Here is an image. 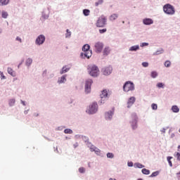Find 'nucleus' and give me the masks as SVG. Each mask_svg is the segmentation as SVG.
<instances>
[{
	"instance_id": "f257e3e1",
	"label": "nucleus",
	"mask_w": 180,
	"mask_h": 180,
	"mask_svg": "<svg viewBox=\"0 0 180 180\" xmlns=\"http://www.w3.org/2000/svg\"><path fill=\"white\" fill-rule=\"evenodd\" d=\"M87 70L91 77H98L99 75V68L95 65H89Z\"/></svg>"
},
{
	"instance_id": "f03ea898",
	"label": "nucleus",
	"mask_w": 180,
	"mask_h": 180,
	"mask_svg": "<svg viewBox=\"0 0 180 180\" xmlns=\"http://www.w3.org/2000/svg\"><path fill=\"white\" fill-rule=\"evenodd\" d=\"M163 11L167 15H174L175 8L171 4H166L163 7Z\"/></svg>"
},
{
	"instance_id": "7ed1b4c3",
	"label": "nucleus",
	"mask_w": 180,
	"mask_h": 180,
	"mask_svg": "<svg viewBox=\"0 0 180 180\" xmlns=\"http://www.w3.org/2000/svg\"><path fill=\"white\" fill-rule=\"evenodd\" d=\"M90 48L91 46L89 44H85L82 47V51L84 52V57H86V58L92 56V51L89 49Z\"/></svg>"
},
{
	"instance_id": "20e7f679",
	"label": "nucleus",
	"mask_w": 180,
	"mask_h": 180,
	"mask_svg": "<svg viewBox=\"0 0 180 180\" xmlns=\"http://www.w3.org/2000/svg\"><path fill=\"white\" fill-rule=\"evenodd\" d=\"M123 89L124 92L134 91V84L131 82H127L123 86Z\"/></svg>"
},
{
	"instance_id": "39448f33",
	"label": "nucleus",
	"mask_w": 180,
	"mask_h": 180,
	"mask_svg": "<svg viewBox=\"0 0 180 180\" xmlns=\"http://www.w3.org/2000/svg\"><path fill=\"white\" fill-rule=\"evenodd\" d=\"M105 25H106V18L102 15L100 18H98V20L96 23V26H97V27H103Z\"/></svg>"
},
{
	"instance_id": "423d86ee",
	"label": "nucleus",
	"mask_w": 180,
	"mask_h": 180,
	"mask_svg": "<svg viewBox=\"0 0 180 180\" xmlns=\"http://www.w3.org/2000/svg\"><path fill=\"white\" fill-rule=\"evenodd\" d=\"M97 111H98V103H93L90 105L87 112L90 115H94V113H96Z\"/></svg>"
},
{
	"instance_id": "0eeeda50",
	"label": "nucleus",
	"mask_w": 180,
	"mask_h": 180,
	"mask_svg": "<svg viewBox=\"0 0 180 180\" xmlns=\"http://www.w3.org/2000/svg\"><path fill=\"white\" fill-rule=\"evenodd\" d=\"M94 50L96 53H102V50H103V43L96 42L94 45Z\"/></svg>"
},
{
	"instance_id": "6e6552de",
	"label": "nucleus",
	"mask_w": 180,
	"mask_h": 180,
	"mask_svg": "<svg viewBox=\"0 0 180 180\" xmlns=\"http://www.w3.org/2000/svg\"><path fill=\"white\" fill-rule=\"evenodd\" d=\"M131 117L133 119V121L131 122V126L133 130H136L137 129V120H139V117H137V115L135 113L131 115Z\"/></svg>"
},
{
	"instance_id": "1a4fd4ad",
	"label": "nucleus",
	"mask_w": 180,
	"mask_h": 180,
	"mask_svg": "<svg viewBox=\"0 0 180 180\" xmlns=\"http://www.w3.org/2000/svg\"><path fill=\"white\" fill-rule=\"evenodd\" d=\"M44 41H46V37H44L43 34H41L37 38L35 43L36 44L40 46V44H43Z\"/></svg>"
},
{
	"instance_id": "9d476101",
	"label": "nucleus",
	"mask_w": 180,
	"mask_h": 180,
	"mask_svg": "<svg viewBox=\"0 0 180 180\" xmlns=\"http://www.w3.org/2000/svg\"><path fill=\"white\" fill-rule=\"evenodd\" d=\"M91 85H92V79H89L86 81L85 84V92H86V94L91 92Z\"/></svg>"
},
{
	"instance_id": "9b49d317",
	"label": "nucleus",
	"mask_w": 180,
	"mask_h": 180,
	"mask_svg": "<svg viewBox=\"0 0 180 180\" xmlns=\"http://www.w3.org/2000/svg\"><path fill=\"white\" fill-rule=\"evenodd\" d=\"M112 68L110 66L103 69V73L104 75H110V74H112Z\"/></svg>"
},
{
	"instance_id": "f8f14e48",
	"label": "nucleus",
	"mask_w": 180,
	"mask_h": 180,
	"mask_svg": "<svg viewBox=\"0 0 180 180\" xmlns=\"http://www.w3.org/2000/svg\"><path fill=\"white\" fill-rule=\"evenodd\" d=\"M135 102H136L135 97L132 96V97L129 98L128 100V102H127V108H130L131 106H132Z\"/></svg>"
},
{
	"instance_id": "ddd939ff",
	"label": "nucleus",
	"mask_w": 180,
	"mask_h": 180,
	"mask_svg": "<svg viewBox=\"0 0 180 180\" xmlns=\"http://www.w3.org/2000/svg\"><path fill=\"white\" fill-rule=\"evenodd\" d=\"M109 96V93L108 92V90L104 89L101 91V98L102 99H106Z\"/></svg>"
},
{
	"instance_id": "4468645a",
	"label": "nucleus",
	"mask_w": 180,
	"mask_h": 180,
	"mask_svg": "<svg viewBox=\"0 0 180 180\" xmlns=\"http://www.w3.org/2000/svg\"><path fill=\"white\" fill-rule=\"evenodd\" d=\"M144 25H153L154 21L151 18H146L143 20Z\"/></svg>"
},
{
	"instance_id": "2eb2a0df",
	"label": "nucleus",
	"mask_w": 180,
	"mask_h": 180,
	"mask_svg": "<svg viewBox=\"0 0 180 180\" xmlns=\"http://www.w3.org/2000/svg\"><path fill=\"white\" fill-rule=\"evenodd\" d=\"M113 116V112L112 111L108 112L105 113L106 120H110Z\"/></svg>"
},
{
	"instance_id": "dca6fc26",
	"label": "nucleus",
	"mask_w": 180,
	"mask_h": 180,
	"mask_svg": "<svg viewBox=\"0 0 180 180\" xmlns=\"http://www.w3.org/2000/svg\"><path fill=\"white\" fill-rule=\"evenodd\" d=\"M8 73L10 74V75H11L12 77H16V73L11 68H8Z\"/></svg>"
},
{
	"instance_id": "f3484780",
	"label": "nucleus",
	"mask_w": 180,
	"mask_h": 180,
	"mask_svg": "<svg viewBox=\"0 0 180 180\" xmlns=\"http://www.w3.org/2000/svg\"><path fill=\"white\" fill-rule=\"evenodd\" d=\"M140 47L139 45L133 46L129 49V51H137Z\"/></svg>"
},
{
	"instance_id": "a211bd4d",
	"label": "nucleus",
	"mask_w": 180,
	"mask_h": 180,
	"mask_svg": "<svg viewBox=\"0 0 180 180\" xmlns=\"http://www.w3.org/2000/svg\"><path fill=\"white\" fill-rule=\"evenodd\" d=\"M117 18H119V15L117 14H112L110 15V20H116V19H117Z\"/></svg>"
},
{
	"instance_id": "6ab92c4d",
	"label": "nucleus",
	"mask_w": 180,
	"mask_h": 180,
	"mask_svg": "<svg viewBox=\"0 0 180 180\" xmlns=\"http://www.w3.org/2000/svg\"><path fill=\"white\" fill-rule=\"evenodd\" d=\"M110 53V49L109 47H105L103 50V55L108 56Z\"/></svg>"
},
{
	"instance_id": "aec40b11",
	"label": "nucleus",
	"mask_w": 180,
	"mask_h": 180,
	"mask_svg": "<svg viewBox=\"0 0 180 180\" xmlns=\"http://www.w3.org/2000/svg\"><path fill=\"white\" fill-rule=\"evenodd\" d=\"M172 110L174 113H178V112H179V108H178V106H176V105H173L172 107Z\"/></svg>"
},
{
	"instance_id": "412c9836",
	"label": "nucleus",
	"mask_w": 180,
	"mask_h": 180,
	"mask_svg": "<svg viewBox=\"0 0 180 180\" xmlns=\"http://www.w3.org/2000/svg\"><path fill=\"white\" fill-rule=\"evenodd\" d=\"M9 4V0H0V6H4V5H8Z\"/></svg>"
},
{
	"instance_id": "4be33fe9",
	"label": "nucleus",
	"mask_w": 180,
	"mask_h": 180,
	"mask_svg": "<svg viewBox=\"0 0 180 180\" xmlns=\"http://www.w3.org/2000/svg\"><path fill=\"white\" fill-rule=\"evenodd\" d=\"M67 81V79L65 78V75H63L61 77L60 79L58 80L59 84H63V82H65Z\"/></svg>"
},
{
	"instance_id": "5701e85b",
	"label": "nucleus",
	"mask_w": 180,
	"mask_h": 180,
	"mask_svg": "<svg viewBox=\"0 0 180 180\" xmlns=\"http://www.w3.org/2000/svg\"><path fill=\"white\" fill-rule=\"evenodd\" d=\"M83 13L84 16H89V13H91V11L89 9H84L83 10Z\"/></svg>"
},
{
	"instance_id": "b1692460",
	"label": "nucleus",
	"mask_w": 180,
	"mask_h": 180,
	"mask_svg": "<svg viewBox=\"0 0 180 180\" xmlns=\"http://www.w3.org/2000/svg\"><path fill=\"white\" fill-rule=\"evenodd\" d=\"M172 157H171V156H168L167 158V162H168V163H169V165L170 166V167H172V161H171V160H172Z\"/></svg>"
},
{
	"instance_id": "393cba45",
	"label": "nucleus",
	"mask_w": 180,
	"mask_h": 180,
	"mask_svg": "<svg viewBox=\"0 0 180 180\" xmlns=\"http://www.w3.org/2000/svg\"><path fill=\"white\" fill-rule=\"evenodd\" d=\"M70 70V68H67L66 67H63L62 68V71L60 72V74H65V72H68V71Z\"/></svg>"
},
{
	"instance_id": "a878e982",
	"label": "nucleus",
	"mask_w": 180,
	"mask_h": 180,
	"mask_svg": "<svg viewBox=\"0 0 180 180\" xmlns=\"http://www.w3.org/2000/svg\"><path fill=\"white\" fill-rule=\"evenodd\" d=\"M142 173L144 174V175H149L150 171L146 168L142 169Z\"/></svg>"
},
{
	"instance_id": "bb28decb",
	"label": "nucleus",
	"mask_w": 180,
	"mask_h": 180,
	"mask_svg": "<svg viewBox=\"0 0 180 180\" xmlns=\"http://www.w3.org/2000/svg\"><path fill=\"white\" fill-rule=\"evenodd\" d=\"M8 12L2 11L1 16L2 18H4V19H6V18H8Z\"/></svg>"
},
{
	"instance_id": "cd10ccee",
	"label": "nucleus",
	"mask_w": 180,
	"mask_h": 180,
	"mask_svg": "<svg viewBox=\"0 0 180 180\" xmlns=\"http://www.w3.org/2000/svg\"><path fill=\"white\" fill-rule=\"evenodd\" d=\"M64 133L65 134H72V130H71L70 129H66L64 130Z\"/></svg>"
},
{
	"instance_id": "c85d7f7f",
	"label": "nucleus",
	"mask_w": 180,
	"mask_h": 180,
	"mask_svg": "<svg viewBox=\"0 0 180 180\" xmlns=\"http://www.w3.org/2000/svg\"><path fill=\"white\" fill-rule=\"evenodd\" d=\"M32 63H33V60L32 58H28L26 60V65H30V64H32Z\"/></svg>"
},
{
	"instance_id": "c756f323",
	"label": "nucleus",
	"mask_w": 180,
	"mask_h": 180,
	"mask_svg": "<svg viewBox=\"0 0 180 180\" xmlns=\"http://www.w3.org/2000/svg\"><path fill=\"white\" fill-rule=\"evenodd\" d=\"M151 108H152L153 110H157V109L158 108V105H157V104H155V103H153L151 105Z\"/></svg>"
},
{
	"instance_id": "7c9ffc66",
	"label": "nucleus",
	"mask_w": 180,
	"mask_h": 180,
	"mask_svg": "<svg viewBox=\"0 0 180 180\" xmlns=\"http://www.w3.org/2000/svg\"><path fill=\"white\" fill-rule=\"evenodd\" d=\"M158 75V74L157 73V72H151V77L152 78H157V76Z\"/></svg>"
},
{
	"instance_id": "2f4dec72",
	"label": "nucleus",
	"mask_w": 180,
	"mask_h": 180,
	"mask_svg": "<svg viewBox=\"0 0 180 180\" xmlns=\"http://www.w3.org/2000/svg\"><path fill=\"white\" fill-rule=\"evenodd\" d=\"M91 151H95L96 153H101L99 149L96 148V147L90 148Z\"/></svg>"
},
{
	"instance_id": "473e14b6",
	"label": "nucleus",
	"mask_w": 180,
	"mask_h": 180,
	"mask_svg": "<svg viewBox=\"0 0 180 180\" xmlns=\"http://www.w3.org/2000/svg\"><path fill=\"white\" fill-rule=\"evenodd\" d=\"M165 67H171V61L169 60H167L165 63Z\"/></svg>"
},
{
	"instance_id": "72a5a7b5",
	"label": "nucleus",
	"mask_w": 180,
	"mask_h": 180,
	"mask_svg": "<svg viewBox=\"0 0 180 180\" xmlns=\"http://www.w3.org/2000/svg\"><path fill=\"white\" fill-rule=\"evenodd\" d=\"M15 99H11V100L9 101V105H10L11 106H13V105H15Z\"/></svg>"
},
{
	"instance_id": "f704fd0d",
	"label": "nucleus",
	"mask_w": 180,
	"mask_h": 180,
	"mask_svg": "<svg viewBox=\"0 0 180 180\" xmlns=\"http://www.w3.org/2000/svg\"><path fill=\"white\" fill-rule=\"evenodd\" d=\"M158 174H159L158 172H154L153 173H152V174L150 176V178H154V176H157Z\"/></svg>"
},
{
	"instance_id": "c9c22d12",
	"label": "nucleus",
	"mask_w": 180,
	"mask_h": 180,
	"mask_svg": "<svg viewBox=\"0 0 180 180\" xmlns=\"http://www.w3.org/2000/svg\"><path fill=\"white\" fill-rule=\"evenodd\" d=\"M101 4H103V0H98V2H96L95 5L96 6H98L99 5H101Z\"/></svg>"
},
{
	"instance_id": "e433bc0d",
	"label": "nucleus",
	"mask_w": 180,
	"mask_h": 180,
	"mask_svg": "<svg viewBox=\"0 0 180 180\" xmlns=\"http://www.w3.org/2000/svg\"><path fill=\"white\" fill-rule=\"evenodd\" d=\"M107 157H108V158H113V157H115V155L112 153H107Z\"/></svg>"
},
{
	"instance_id": "4c0bfd02",
	"label": "nucleus",
	"mask_w": 180,
	"mask_h": 180,
	"mask_svg": "<svg viewBox=\"0 0 180 180\" xmlns=\"http://www.w3.org/2000/svg\"><path fill=\"white\" fill-rule=\"evenodd\" d=\"M67 33L65 34L66 37H71V32H70L69 30H66Z\"/></svg>"
},
{
	"instance_id": "58836bf2",
	"label": "nucleus",
	"mask_w": 180,
	"mask_h": 180,
	"mask_svg": "<svg viewBox=\"0 0 180 180\" xmlns=\"http://www.w3.org/2000/svg\"><path fill=\"white\" fill-rule=\"evenodd\" d=\"M79 172H80V174H84V172H85V169L84 167H80L79 169Z\"/></svg>"
},
{
	"instance_id": "ea45409f",
	"label": "nucleus",
	"mask_w": 180,
	"mask_h": 180,
	"mask_svg": "<svg viewBox=\"0 0 180 180\" xmlns=\"http://www.w3.org/2000/svg\"><path fill=\"white\" fill-rule=\"evenodd\" d=\"M157 87L158 88H164V84H162V83H158Z\"/></svg>"
},
{
	"instance_id": "a19ab883",
	"label": "nucleus",
	"mask_w": 180,
	"mask_h": 180,
	"mask_svg": "<svg viewBox=\"0 0 180 180\" xmlns=\"http://www.w3.org/2000/svg\"><path fill=\"white\" fill-rule=\"evenodd\" d=\"M108 30H106V28L102 29V30H99V33L102 34V33H105V32H107Z\"/></svg>"
},
{
	"instance_id": "79ce46f5",
	"label": "nucleus",
	"mask_w": 180,
	"mask_h": 180,
	"mask_svg": "<svg viewBox=\"0 0 180 180\" xmlns=\"http://www.w3.org/2000/svg\"><path fill=\"white\" fill-rule=\"evenodd\" d=\"M0 75L1 77V79H6V77H5V75H4V72H0Z\"/></svg>"
},
{
	"instance_id": "37998d69",
	"label": "nucleus",
	"mask_w": 180,
	"mask_h": 180,
	"mask_svg": "<svg viewBox=\"0 0 180 180\" xmlns=\"http://www.w3.org/2000/svg\"><path fill=\"white\" fill-rule=\"evenodd\" d=\"M136 167H137V168H144V165H143L140 163H136Z\"/></svg>"
},
{
	"instance_id": "c03bdc74",
	"label": "nucleus",
	"mask_w": 180,
	"mask_h": 180,
	"mask_svg": "<svg viewBox=\"0 0 180 180\" xmlns=\"http://www.w3.org/2000/svg\"><path fill=\"white\" fill-rule=\"evenodd\" d=\"M142 65H143V67L147 68V67H148V63L143 62V63H142Z\"/></svg>"
},
{
	"instance_id": "a18cd8bd",
	"label": "nucleus",
	"mask_w": 180,
	"mask_h": 180,
	"mask_svg": "<svg viewBox=\"0 0 180 180\" xmlns=\"http://www.w3.org/2000/svg\"><path fill=\"white\" fill-rule=\"evenodd\" d=\"M176 158H177V160L178 161H180V153H176Z\"/></svg>"
},
{
	"instance_id": "49530a36",
	"label": "nucleus",
	"mask_w": 180,
	"mask_h": 180,
	"mask_svg": "<svg viewBox=\"0 0 180 180\" xmlns=\"http://www.w3.org/2000/svg\"><path fill=\"white\" fill-rule=\"evenodd\" d=\"M16 40H17L18 41H20V43H22V39H20V37H16Z\"/></svg>"
},
{
	"instance_id": "de8ad7c7",
	"label": "nucleus",
	"mask_w": 180,
	"mask_h": 180,
	"mask_svg": "<svg viewBox=\"0 0 180 180\" xmlns=\"http://www.w3.org/2000/svg\"><path fill=\"white\" fill-rule=\"evenodd\" d=\"M144 46H148V43H143L142 46L144 47Z\"/></svg>"
},
{
	"instance_id": "09e8293b",
	"label": "nucleus",
	"mask_w": 180,
	"mask_h": 180,
	"mask_svg": "<svg viewBox=\"0 0 180 180\" xmlns=\"http://www.w3.org/2000/svg\"><path fill=\"white\" fill-rule=\"evenodd\" d=\"M133 165V162H128V167H131Z\"/></svg>"
},
{
	"instance_id": "8fccbe9b",
	"label": "nucleus",
	"mask_w": 180,
	"mask_h": 180,
	"mask_svg": "<svg viewBox=\"0 0 180 180\" xmlns=\"http://www.w3.org/2000/svg\"><path fill=\"white\" fill-rule=\"evenodd\" d=\"M22 102V105H24V106H25V101H21Z\"/></svg>"
},
{
	"instance_id": "3c124183",
	"label": "nucleus",
	"mask_w": 180,
	"mask_h": 180,
	"mask_svg": "<svg viewBox=\"0 0 180 180\" xmlns=\"http://www.w3.org/2000/svg\"><path fill=\"white\" fill-rule=\"evenodd\" d=\"M178 148H179V149L180 148V145L178 146Z\"/></svg>"
}]
</instances>
